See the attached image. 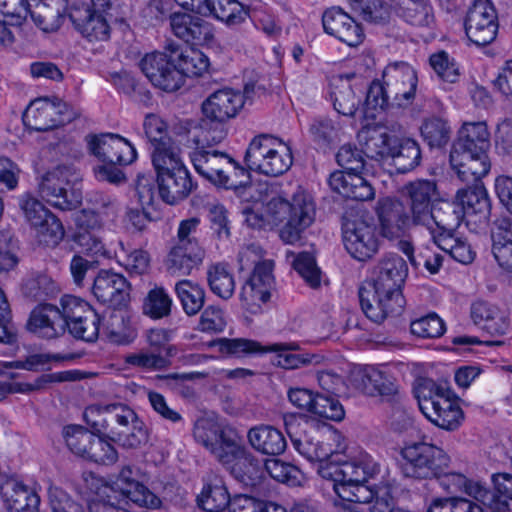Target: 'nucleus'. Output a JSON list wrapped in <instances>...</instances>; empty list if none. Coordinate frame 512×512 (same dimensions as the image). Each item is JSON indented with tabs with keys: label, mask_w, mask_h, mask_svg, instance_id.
<instances>
[{
	"label": "nucleus",
	"mask_w": 512,
	"mask_h": 512,
	"mask_svg": "<svg viewBox=\"0 0 512 512\" xmlns=\"http://www.w3.org/2000/svg\"><path fill=\"white\" fill-rule=\"evenodd\" d=\"M419 400V408L425 417L439 428L453 431L463 420V411L451 399L450 391L433 381H427Z\"/></svg>",
	"instance_id": "nucleus-8"
},
{
	"label": "nucleus",
	"mask_w": 512,
	"mask_h": 512,
	"mask_svg": "<svg viewBox=\"0 0 512 512\" xmlns=\"http://www.w3.org/2000/svg\"><path fill=\"white\" fill-rule=\"evenodd\" d=\"M297 343H275L268 347H263L254 340L243 338L219 340V350L229 355L242 356L246 354L276 352V364L284 369H296L302 365L311 362L310 358L302 354H293L292 351L298 350Z\"/></svg>",
	"instance_id": "nucleus-9"
},
{
	"label": "nucleus",
	"mask_w": 512,
	"mask_h": 512,
	"mask_svg": "<svg viewBox=\"0 0 512 512\" xmlns=\"http://www.w3.org/2000/svg\"><path fill=\"white\" fill-rule=\"evenodd\" d=\"M383 77L398 107H407L413 102L418 78L409 64L405 62L390 64L386 67Z\"/></svg>",
	"instance_id": "nucleus-24"
},
{
	"label": "nucleus",
	"mask_w": 512,
	"mask_h": 512,
	"mask_svg": "<svg viewBox=\"0 0 512 512\" xmlns=\"http://www.w3.org/2000/svg\"><path fill=\"white\" fill-rule=\"evenodd\" d=\"M95 430L92 432L81 426H67L64 428V437L68 448L76 455L88 459L95 436L100 435Z\"/></svg>",
	"instance_id": "nucleus-57"
},
{
	"label": "nucleus",
	"mask_w": 512,
	"mask_h": 512,
	"mask_svg": "<svg viewBox=\"0 0 512 512\" xmlns=\"http://www.w3.org/2000/svg\"><path fill=\"white\" fill-rule=\"evenodd\" d=\"M204 12H198L205 17H214L225 22L228 26L238 25L245 21L247 11L238 0H204Z\"/></svg>",
	"instance_id": "nucleus-42"
},
{
	"label": "nucleus",
	"mask_w": 512,
	"mask_h": 512,
	"mask_svg": "<svg viewBox=\"0 0 512 512\" xmlns=\"http://www.w3.org/2000/svg\"><path fill=\"white\" fill-rule=\"evenodd\" d=\"M308 132L311 140L322 149L330 148L339 140V127L330 118H314Z\"/></svg>",
	"instance_id": "nucleus-55"
},
{
	"label": "nucleus",
	"mask_w": 512,
	"mask_h": 512,
	"mask_svg": "<svg viewBox=\"0 0 512 512\" xmlns=\"http://www.w3.org/2000/svg\"><path fill=\"white\" fill-rule=\"evenodd\" d=\"M343 455L338 452V456L327 458L319 462L318 473L323 479L333 482V489L337 494V488L340 485L349 482H359V478L364 479L365 473L373 471L374 460L371 456L364 454L350 461H344Z\"/></svg>",
	"instance_id": "nucleus-13"
},
{
	"label": "nucleus",
	"mask_w": 512,
	"mask_h": 512,
	"mask_svg": "<svg viewBox=\"0 0 512 512\" xmlns=\"http://www.w3.org/2000/svg\"><path fill=\"white\" fill-rule=\"evenodd\" d=\"M0 494L8 512H39V495L22 482L6 480L0 486Z\"/></svg>",
	"instance_id": "nucleus-31"
},
{
	"label": "nucleus",
	"mask_w": 512,
	"mask_h": 512,
	"mask_svg": "<svg viewBox=\"0 0 512 512\" xmlns=\"http://www.w3.org/2000/svg\"><path fill=\"white\" fill-rule=\"evenodd\" d=\"M379 472V465L374 461L373 471L365 473L364 479L359 478V482H349L340 485L337 488V495L344 501L370 504L375 497L377 488H372L366 483Z\"/></svg>",
	"instance_id": "nucleus-46"
},
{
	"label": "nucleus",
	"mask_w": 512,
	"mask_h": 512,
	"mask_svg": "<svg viewBox=\"0 0 512 512\" xmlns=\"http://www.w3.org/2000/svg\"><path fill=\"white\" fill-rule=\"evenodd\" d=\"M33 229L39 242L49 247L57 246L65 235L62 223L54 214Z\"/></svg>",
	"instance_id": "nucleus-64"
},
{
	"label": "nucleus",
	"mask_w": 512,
	"mask_h": 512,
	"mask_svg": "<svg viewBox=\"0 0 512 512\" xmlns=\"http://www.w3.org/2000/svg\"><path fill=\"white\" fill-rule=\"evenodd\" d=\"M85 141L89 153L101 162L129 165L137 157L135 147L119 134H88Z\"/></svg>",
	"instance_id": "nucleus-16"
},
{
	"label": "nucleus",
	"mask_w": 512,
	"mask_h": 512,
	"mask_svg": "<svg viewBox=\"0 0 512 512\" xmlns=\"http://www.w3.org/2000/svg\"><path fill=\"white\" fill-rule=\"evenodd\" d=\"M66 331L77 340L93 343L100 333V315L84 300L64 295Z\"/></svg>",
	"instance_id": "nucleus-11"
},
{
	"label": "nucleus",
	"mask_w": 512,
	"mask_h": 512,
	"mask_svg": "<svg viewBox=\"0 0 512 512\" xmlns=\"http://www.w3.org/2000/svg\"><path fill=\"white\" fill-rule=\"evenodd\" d=\"M324 31L348 46L355 47L364 40L361 25L340 7H331L322 15Z\"/></svg>",
	"instance_id": "nucleus-26"
},
{
	"label": "nucleus",
	"mask_w": 512,
	"mask_h": 512,
	"mask_svg": "<svg viewBox=\"0 0 512 512\" xmlns=\"http://www.w3.org/2000/svg\"><path fill=\"white\" fill-rule=\"evenodd\" d=\"M428 218L425 223H421L419 226L425 227L429 231L433 242L440 235L445 237L455 233L464 219L462 208H459L454 200L448 201L441 197L429 211Z\"/></svg>",
	"instance_id": "nucleus-27"
},
{
	"label": "nucleus",
	"mask_w": 512,
	"mask_h": 512,
	"mask_svg": "<svg viewBox=\"0 0 512 512\" xmlns=\"http://www.w3.org/2000/svg\"><path fill=\"white\" fill-rule=\"evenodd\" d=\"M151 158L157 177L162 173L170 174L186 169L180 158V150L174 142L152 149Z\"/></svg>",
	"instance_id": "nucleus-48"
},
{
	"label": "nucleus",
	"mask_w": 512,
	"mask_h": 512,
	"mask_svg": "<svg viewBox=\"0 0 512 512\" xmlns=\"http://www.w3.org/2000/svg\"><path fill=\"white\" fill-rule=\"evenodd\" d=\"M342 234L347 252L359 261L370 259L379 249L377 228L373 223L362 219L347 220Z\"/></svg>",
	"instance_id": "nucleus-17"
},
{
	"label": "nucleus",
	"mask_w": 512,
	"mask_h": 512,
	"mask_svg": "<svg viewBox=\"0 0 512 512\" xmlns=\"http://www.w3.org/2000/svg\"><path fill=\"white\" fill-rule=\"evenodd\" d=\"M78 116L77 111L61 99L42 97L30 103L23 114V121L35 131H48L70 123Z\"/></svg>",
	"instance_id": "nucleus-10"
},
{
	"label": "nucleus",
	"mask_w": 512,
	"mask_h": 512,
	"mask_svg": "<svg viewBox=\"0 0 512 512\" xmlns=\"http://www.w3.org/2000/svg\"><path fill=\"white\" fill-rule=\"evenodd\" d=\"M21 291L33 301H45L58 293V287L48 275L32 273L23 280Z\"/></svg>",
	"instance_id": "nucleus-49"
},
{
	"label": "nucleus",
	"mask_w": 512,
	"mask_h": 512,
	"mask_svg": "<svg viewBox=\"0 0 512 512\" xmlns=\"http://www.w3.org/2000/svg\"><path fill=\"white\" fill-rule=\"evenodd\" d=\"M434 244L452 259L462 264H469L474 260L475 253L471 247L456 237L454 233L445 237L438 236Z\"/></svg>",
	"instance_id": "nucleus-59"
},
{
	"label": "nucleus",
	"mask_w": 512,
	"mask_h": 512,
	"mask_svg": "<svg viewBox=\"0 0 512 512\" xmlns=\"http://www.w3.org/2000/svg\"><path fill=\"white\" fill-rule=\"evenodd\" d=\"M247 439L250 446L263 455L279 456L287 447L283 433L271 425L261 424L250 428Z\"/></svg>",
	"instance_id": "nucleus-34"
},
{
	"label": "nucleus",
	"mask_w": 512,
	"mask_h": 512,
	"mask_svg": "<svg viewBox=\"0 0 512 512\" xmlns=\"http://www.w3.org/2000/svg\"><path fill=\"white\" fill-rule=\"evenodd\" d=\"M77 226L80 231L76 242L87 252L98 253L103 248L101 241L92 233L103 225L102 216L96 210L83 209L77 216Z\"/></svg>",
	"instance_id": "nucleus-39"
},
{
	"label": "nucleus",
	"mask_w": 512,
	"mask_h": 512,
	"mask_svg": "<svg viewBox=\"0 0 512 512\" xmlns=\"http://www.w3.org/2000/svg\"><path fill=\"white\" fill-rule=\"evenodd\" d=\"M363 95V90L353 88L348 83L341 85L333 93V105L335 110L344 116H354Z\"/></svg>",
	"instance_id": "nucleus-58"
},
{
	"label": "nucleus",
	"mask_w": 512,
	"mask_h": 512,
	"mask_svg": "<svg viewBox=\"0 0 512 512\" xmlns=\"http://www.w3.org/2000/svg\"><path fill=\"white\" fill-rule=\"evenodd\" d=\"M207 281L210 290L223 300L230 299L235 291V280L232 272L225 264L211 265L207 270Z\"/></svg>",
	"instance_id": "nucleus-50"
},
{
	"label": "nucleus",
	"mask_w": 512,
	"mask_h": 512,
	"mask_svg": "<svg viewBox=\"0 0 512 512\" xmlns=\"http://www.w3.org/2000/svg\"><path fill=\"white\" fill-rule=\"evenodd\" d=\"M281 142L282 140L270 134L255 136L249 143L244 156V161L248 168L257 171Z\"/></svg>",
	"instance_id": "nucleus-47"
},
{
	"label": "nucleus",
	"mask_w": 512,
	"mask_h": 512,
	"mask_svg": "<svg viewBox=\"0 0 512 512\" xmlns=\"http://www.w3.org/2000/svg\"><path fill=\"white\" fill-rule=\"evenodd\" d=\"M170 27L177 38L190 45H205L214 39L213 27L208 21L186 12H175Z\"/></svg>",
	"instance_id": "nucleus-28"
},
{
	"label": "nucleus",
	"mask_w": 512,
	"mask_h": 512,
	"mask_svg": "<svg viewBox=\"0 0 512 512\" xmlns=\"http://www.w3.org/2000/svg\"><path fill=\"white\" fill-rule=\"evenodd\" d=\"M389 159L398 173H407L415 169L421 162L422 155L419 143L412 138H397L394 141Z\"/></svg>",
	"instance_id": "nucleus-43"
},
{
	"label": "nucleus",
	"mask_w": 512,
	"mask_h": 512,
	"mask_svg": "<svg viewBox=\"0 0 512 512\" xmlns=\"http://www.w3.org/2000/svg\"><path fill=\"white\" fill-rule=\"evenodd\" d=\"M465 32L477 46H486L495 40L498 17L490 0H474L465 19Z\"/></svg>",
	"instance_id": "nucleus-14"
},
{
	"label": "nucleus",
	"mask_w": 512,
	"mask_h": 512,
	"mask_svg": "<svg viewBox=\"0 0 512 512\" xmlns=\"http://www.w3.org/2000/svg\"><path fill=\"white\" fill-rule=\"evenodd\" d=\"M470 315L474 324L492 336H502L509 328L506 312L490 302L478 300L472 303Z\"/></svg>",
	"instance_id": "nucleus-33"
},
{
	"label": "nucleus",
	"mask_w": 512,
	"mask_h": 512,
	"mask_svg": "<svg viewBox=\"0 0 512 512\" xmlns=\"http://www.w3.org/2000/svg\"><path fill=\"white\" fill-rule=\"evenodd\" d=\"M420 132L430 148H442L450 140L451 127L442 118L431 117L423 121Z\"/></svg>",
	"instance_id": "nucleus-56"
},
{
	"label": "nucleus",
	"mask_w": 512,
	"mask_h": 512,
	"mask_svg": "<svg viewBox=\"0 0 512 512\" xmlns=\"http://www.w3.org/2000/svg\"><path fill=\"white\" fill-rule=\"evenodd\" d=\"M69 18L75 29L89 41H104L109 38L108 18L103 14L93 13L88 4L72 6Z\"/></svg>",
	"instance_id": "nucleus-30"
},
{
	"label": "nucleus",
	"mask_w": 512,
	"mask_h": 512,
	"mask_svg": "<svg viewBox=\"0 0 512 512\" xmlns=\"http://www.w3.org/2000/svg\"><path fill=\"white\" fill-rule=\"evenodd\" d=\"M466 185L459 188L455 194L454 201L462 208L463 218L468 215L479 216L480 220H488L491 214V200L487 189L481 179L483 177H458Z\"/></svg>",
	"instance_id": "nucleus-19"
},
{
	"label": "nucleus",
	"mask_w": 512,
	"mask_h": 512,
	"mask_svg": "<svg viewBox=\"0 0 512 512\" xmlns=\"http://www.w3.org/2000/svg\"><path fill=\"white\" fill-rule=\"evenodd\" d=\"M392 10L407 23L418 26H430L433 22L432 8L426 0H388Z\"/></svg>",
	"instance_id": "nucleus-44"
},
{
	"label": "nucleus",
	"mask_w": 512,
	"mask_h": 512,
	"mask_svg": "<svg viewBox=\"0 0 512 512\" xmlns=\"http://www.w3.org/2000/svg\"><path fill=\"white\" fill-rule=\"evenodd\" d=\"M293 163L292 150L288 143L281 142L266 158L257 172L267 176H280L287 172Z\"/></svg>",
	"instance_id": "nucleus-54"
},
{
	"label": "nucleus",
	"mask_w": 512,
	"mask_h": 512,
	"mask_svg": "<svg viewBox=\"0 0 512 512\" xmlns=\"http://www.w3.org/2000/svg\"><path fill=\"white\" fill-rule=\"evenodd\" d=\"M204 256L202 247L175 244L167 255L165 266L170 274L187 276L201 265Z\"/></svg>",
	"instance_id": "nucleus-35"
},
{
	"label": "nucleus",
	"mask_w": 512,
	"mask_h": 512,
	"mask_svg": "<svg viewBox=\"0 0 512 512\" xmlns=\"http://www.w3.org/2000/svg\"><path fill=\"white\" fill-rule=\"evenodd\" d=\"M489 148L490 133L486 123H465L450 152L452 169L458 177H485L491 169Z\"/></svg>",
	"instance_id": "nucleus-3"
},
{
	"label": "nucleus",
	"mask_w": 512,
	"mask_h": 512,
	"mask_svg": "<svg viewBox=\"0 0 512 512\" xmlns=\"http://www.w3.org/2000/svg\"><path fill=\"white\" fill-rule=\"evenodd\" d=\"M193 437L218 460L227 450L228 443L234 442L239 435L231 429H225L212 418L201 417L194 424Z\"/></svg>",
	"instance_id": "nucleus-25"
},
{
	"label": "nucleus",
	"mask_w": 512,
	"mask_h": 512,
	"mask_svg": "<svg viewBox=\"0 0 512 512\" xmlns=\"http://www.w3.org/2000/svg\"><path fill=\"white\" fill-rule=\"evenodd\" d=\"M349 3L367 22L386 24L390 20L392 8L388 0H349Z\"/></svg>",
	"instance_id": "nucleus-52"
},
{
	"label": "nucleus",
	"mask_w": 512,
	"mask_h": 512,
	"mask_svg": "<svg viewBox=\"0 0 512 512\" xmlns=\"http://www.w3.org/2000/svg\"><path fill=\"white\" fill-rule=\"evenodd\" d=\"M427 512H483V509L463 497H445L433 499Z\"/></svg>",
	"instance_id": "nucleus-63"
},
{
	"label": "nucleus",
	"mask_w": 512,
	"mask_h": 512,
	"mask_svg": "<svg viewBox=\"0 0 512 512\" xmlns=\"http://www.w3.org/2000/svg\"><path fill=\"white\" fill-rule=\"evenodd\" d=\"M33 22L44 32H53L60 28L63 17L59 9L52 8L38 1L29 14Z\"/></svg>",
	"instance_id": "nucleus-61"
},
{
	"label": "nucleus",
	"mask_w": 512,
	"mask_h": 512,
	"mask_svg": "<svg viewBox=\"0 0 512 512\" xmlns=\"http://www.w3.org/2000/svg\"><path fill=\"white\" fill-rule=\"evenodd\" d=\"M191 161L197 173L216 187L240 192L251 183L249 171L226 152L196 149Z\"/></svg>",
	"instance_id": "nucleus-5"
},
{
	"label": "nucleus",
	"mask_w": 512,
	"mask_h": 512,
	"mask_svg": "<svg viewBox=\"0 0 512 512\" xmlns=\"http://www.w3.org/2000/svg\"><path fill=\"white\" fill-rule=\"evenodd\" d=\"M95 298L114 309L125 307L130 300V284L121 274L101 270L91 287Z\"/></svg>",
	"instance_id": "nucleus-22"
},
{
	"label": "nucleus",
	"mask_w": 512,
	"mask_h": 512,
	"mask_svg": "<svg viewBox=\"0 0 512 512\" xmlns=\"http://www.w3.org/2000/svg\"><path fill=\"white\" fill-rule=\"evenodd\" d=\"M244 106L243 96L232 89H221L212 93L202 103V113L216 120L227 121L235 117Z\"/></svg>",
	"instance_id": "nucleus-32"
},
{
	"label": "nucleus",
	"mask_w": 512,
	"mask_h": 512,
	"mask_svg": "<svg viewBox=\"0 0 512 512\" xmlns=\"http://www.w3.org/2000/svg\"><path fill=\"white\" fill-rule=\"evenodd\" d=\"M355 381L358 382V387L368 395H379L388 401L397 399V387L393 380L373 366H367L359 371Z\"/></svg>",
	"instance_id": "nucleus-38"
},
{
	"label": "nucleus",
	"mask_w": 512,
	"mask_h": 512,
	"mask_svg": "<svg viewBox=\"0 0 512 512\" xmlns=\"http://www.w3.org/2000/svg\"><path fill=\"white\" fill-rule=\"evenodd\" d=\"M158 193L167 204L174 205L185 199L193 189V183L187 169L157 177Z\"/></svg>",
	"instance_id": "nucleus-37"
},
{
	"label": "nucleus",
	"mask_w": 512,
	"mask_h": 512,
	"mask_svg": "<svg viewBox=\"0 0 512 512\" xmlns=\"http://www.w3.org/2000/svg\"><path fill=\"white\" fill-rule=\"evenodd\" d=\"M408 200V210L417 225L428 220L429 211L441 197L434 180L418 179L405 186Z\"/></svg>",
	"instance_id": "nucleus-29"
},
{
	"label": "nucleus",
	"mask_w": 512,
	"mask_h": 512,
	"mask_svg": "<svg viewBox=\"0 0 512 512\" xmlns=\"http://www.w3.org/2000/svg\"><path fill=\"white\" fill-rule=\"evenodd\" d=\"M237 481L248 484L260 471L258 459L242 443L239 436L227 445V450L217 460Z\"/></svg>",
	"instance_id": "nucleus-20"
},
{
	"label": "nucleus",
	"mask_w": 512,
	"mask_h": 512,
	"mask_svg": "<svg viewBox=\"0 0 512 512\" xmlns=\"http://www.w3.org/2000/svg\"><path fill=\"white\" fill-rule=\"evenodd\" d=\"M232 497L228 492L222 477L212 475L208 478L201 495L198 497L199 506L207 512H222L229 508Z\"/></svg>",
	"instance_id": "nucleus-41"
},
{
	"label": "nucleus",
	"mask_w": 512,
	"mask_h": 512,
	"mask_svg": "<svg viewBox=\"0 0 512 512\" xmlns=\"http://www.w3.org/2000/svg\"><path fill=\"white\" fill-rule=\"evenodd\" d=\"M80 180L79 173L73 167L59 165L42 177L39 191L54 207L72 210L81 202L82 196L76 187Z\"/></svg>",
	"instance_id": "nucleus-7"
},
{
	"label": "nucleus",
	"mask_w": 512,
	"mask_h": 512,
	"mask_svg": "<svg viewBox=\"0 0 512 512\" xmlns=\"http://www.w3.org/2000/svg\"><path fill=\"white\" fill-rule=\"evenodd\" d=\"M191 134L197 149L212 148L227 137V123L203 115L192 128Z\"/></svg>",
	"instance_id": "nucleus-40"
},
{
	"label": "nucleus",
	"mask_w": 512,
	"mask_h": 512,
	"mask_svg": "<svg viewBox=\"0 0 512 512\" xmlns=\"http://www.w3.org/2000/svg\"><path fill=\"white\" fill-rule=\"evenodd\" d=\"M433 479H437L440 486L451 494L464 490L468 495H472L482 501H484V498L488 494V492L479 485H472L462 473L443 470L440 472V475L435 476Z\"/></svg>",
	"instance_id": "nucleus-51"
},
{
	"label": "nucleus",
	"mask_w": 512,
	"mask_h": 512,
	"mask_svg": "<svg viewBox=\"0 0 512 512\" xmlns=\"http://www.w3.org/2000/svg\"><path fill=\"white\" fill-rule=\"evenodd\" d=\"M273 269L274 262L272 260L257 262L252 274L242 286L240 300L242 306L249 313H260L262 305L270 300L275 286Z\"/></svg>",
	"instance_id": "nucleus-12"
},
{
	"label": "nucleus",
	"mask_w": 512,
	"mask_h": 512,
	"mask_svg": "<svg viewBox=\"0 0 512 512\" xmlns=\"http://www.w3.org/2000/svg\"><path fill=\"white\" fill-rule=\"evenodd\" d=\"M174 63L182 76V85L185 77L201 76L208 70L209 60L206 55L196 49H172Z\"/></svg>",
	"instance_id": "nucleus-45"
},
{
	"label": "nucleus",
	"mask_w": 512,
	"mask_h": 512,
	"mask_svg": "<svg viewBox=\"0 0 512 512\" xmlns=\"http://www.w3.org/2000/svg\"><path fill=\"white\" fill-rule=\"evenodd\" d=\"M408 275L406 261L396 254L384 257L376 266L374 279L359 288L363 313L375 323L400 315L405 299L402 286Z\"/></svg>",
	"instance_id": "nucleus-1"
},
{
	"label": "nucleus",
	"mask_w": 512,
	"mask_h": 512,
	"mask_svg": "<svg viewBox=\"0 0 512 512\" xmlns=\"http://www.w3.org/2000/svg\"><path fill=\"white\" fill-rule=\"evenodd\" d=\"M401 455V470L408 478L433 479L447 470L450 464V457L442 448L427 442L406 445Z\"/></svg>",
	"instance_id": "nucleus-6"
},
{
	"label": "nucleus",
	"mask_w": 512,
	"mask_h": 512,
	"mask_svg": "<svg viewBox=\"0 0 512 512\" xmlns=\"http://www.w3.org/2000/svg\"><path fill=\"white\" fill-rule=\"evenodd\" d=\"M172 299L163 287L151 289L143 303V311L154 319L166 317L171 312Z\"/></svg>",
	"instance_id": "nucleus-60"
},
{
	"label": "nucleus",
	"mask_w": 512,
	"mask_h": 512,
	"mask_svg": "<svg viewBox=\"0 0 512 512\" xmlns=\"http://www.w3.org/2000/svg\"><path fill=\"white\" fill-rule=\"evenodd\" d=\"M377 215L382 236L390 240L401 237L412 226H418L409 210L397 199L380 200Z\"/></svg>",
	"instance_id": "nucleus-21"
},
{
	"label": "nucleus",
	"mask_w": 512,
	"mask_h": 512,
	"mask_svg": "<svg viewBox=\"0 0 512 512\" xmlns=\"http://www.w3.org/2000/svg\"><path fill=\"white\" fill-rule=\"evenodd\" d=\"M60 308L47 303L37 305L30 313L26 328L29 332L44 339L58 338L66 332L64 296Z\"/></svg>",
	"instance_id": "nucleus-18"
},
{
	"label": "nucleus",
	"mask_w": 512,
	"mask_h": 512,
	"mask_svg": "<svg viewBox=\"0 0 512 512\" xmlns=\"http://www.w3.org/2000/svg\"><path fill=\"white\" fill-rule=\"evenodd\" d=\"M285 426L294 448L307 460L319 463L327 458L338 456V451L334 448L335 437L332 434L322 435L317 429L311 427L310 430H304L299 437H294L287 418H285Z\"/></svg>",
	"instance_id": "nucleus-23"
},
{
	"label": "nucleus",
	"mask_w": 512,
	"mask_h": 512,
	"mask_svg": "<svg viewBox=\"0 0 512 512\" xmlns=\"http://www.w3.org/2000/svg\"><path fill=\"white\" fill-rule=\"evenodd\" d=\"M84 419L97 433L125 448H137L148 441V431L137 413L125 403L93 405L86 408Z\"/></svg>",
	"instance_id": "nucleus-2"
},
{
	"label": "nucleus",
	"mask_w": 512,
	"mask_h": 512,
	"mask_svg": "<svg viewBox=\"0 0 512 512\" xmlns=\"http://www.w3.org/2000/svg\"><path fill=\"white\" fill-rule=\"evenodd\" d=\"M358 139L363 146V152L371 159H389L395 136H391L380 126H366L358 133Z\"/></svg>",
	"instance_id": "nucleus-36"
},
{
	"label": "nucleus",
	"mask_w": 512,
	"mask_h": 512,
	"mask_svg": "<svg viewBox=\"0 0 512 512\" xmlns=\"http://www.w3.org/2000/svg\"><path fill=\"white\" fill-rule=\"evenodd\" d=\"M138 65L147 79L163 91L174 92L182 86V76L174 63L171 50L147 53Z\"/></svg>",
	"instance_id": "nucleus-15"
},
{
	"label": "nucleus",
	"mask_w": 512,
	"mask_h": 512,
	"mask_svg": "<svg viewBox=\"0 0 512 512\" xmlns=\"http://www.w3.org/2000/svg\"><path fill=\"white\" fill-rule=\"evenodd\" d=\"M175 291L187 315H196L202 309L205 291L200 285L190 280H181L176 283Z\"/></svg>",
	"instance_id": "nucleus-53"
},
{
	"label": "nucleus",
	"mask_w": 512,
	"mask_h": 512,
	"mask_svg": "<svg viewBox=\"0 0 512 512\" xmlns=\"http://www.w3.org/2000/svg\"><path fill=\"white\" fill-rule=\"evenodd\" d=\"M19 206L26 222L31 228L39 226L41 221L53 215L40 200L29 193L20 197Z\"/></svg>",
	"instance_id": "nucleus-62"
},
{
	"label": "nucleus",
	"mask_w": 512,
	"mask_h": 512,
	"mask_svg": "<svg viewBox=\"0 0 512 512\" xmlns=\"http://www.w3.org/2000/svg\"><path fill=\"white\" fill-rule=\"evenodd\" d=\"M267 213L271 222L281 225L280 238L288 244H294L314 222L316 207L312 196L298 189L290 200L282 197L271 199L267 204Z\"/></svg>",
	"instance_id": "nucleus-4"
}]
</instances>
